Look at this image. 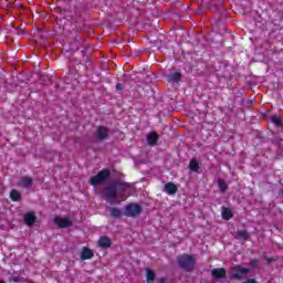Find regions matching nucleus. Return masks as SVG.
<instances>
[{
	"label": "nucleus",
	"mask_w": 283,
	"mask_h": 283,
	"mask_svg": "<svg viewBox=\"0 0 283 283\" xmlns=\"http://www.w3.org/2000/svg\"><path fill=\"white\" fill-rule=\"evenodd\" d=\"M116 90H123V84H117Z\"/></svg>",
	"instance_id": "nucleus-26"
},
{
	"label": "nucleus",
	"mask_w": 283,
	"mask_h": 283,
	"mask_svg": "<svg viewBox=\"0 0 283 283\" xmlns=\"http://www.w3.org/2000/svg\"><path fill=\"white\" fill-rule=\"evenodd\" d=\"M221 216L223 220H231V218H233V212L229 208H222Z\"/></svg>",
	"instance_id": "nucleus-14"
},
{
	"label": "nucleus",
	"mask_w": 283,
	"mask_h": 283,
	"mask_svg": "<svg viewBox=\"0 0 283 283\" xmlns=\"http://www.w3.org/2000/svg\"><path fill=\"white\" fill-rule=\"evenodd\" d=\"M81 260H92L94 258V252L90 248H83L80 254Z\"/></svg>",
	"instance_id": "nucleus-7"
},
{
	"label": "nucleus",
	"mask_w": 283,
	"mask_h": 283,
	"mask_svg": "<svg viewBox=\"0 0 283 283\" xmlns=\"http://www.w3.org/2000/svg\"><path fill=\"white\" fill-rule=\"evenodd\" d=\"M161 282H165V279H163Z\"/></svg>",
	"instance_id": "nucleus-27"
},
{
	"label": "nucleus",
	"mask_w": 283,
	"mask_h": 283,
	"mask_svg": "<svg viewBox=\"0 0 283 283\" xmlns=\"http://www.w3.org/2000/svg\"><path fill=\"white\" fill-rule=\"evenodd\" d=\"M164 190L166 191V193H168L169 196H174L176 195V192L178 191V187H176L175 184L168 182L165 185Z\"/></svg>",
	"instance_id": "nucleus-9"
},
{
	"label": "nucleus",
	"mask_w": 283,
	"mask_h": 283,
	"mask_svg": "<svg viewBox=\"0 0 283 283\" xmlns=\"http://www.w3.org/2000/svg\"><path fill=\"white\" fill-rule=\"evenodd\" d=\"M156 280V273L154 271L146 269V282L151 283Z\"/></svg>",
	"instance_id": "nucleus-16"
},
{
	"label": "nucleus",
	"mask_w": 283,
	"mask_h": 283,
	"mask_svg": "<svg viewBox=\"0 0 283 283\" xmlns=\"http://www.w3.org/2000/svg\"><path fill=\"white\" fill-rule=\"evenodd\" d=\"M281 118L279 116H273L272 117V123H274L275 125H279V123H281Z\"/></svg>",
	"instance_id": "nucleus-23"
},
{
	"label": "nucleus",
	"mask_w": 283,
	"mask_h": 283,
	"mask_svg": "<svg viewBox=\"0 0 283 283\" xmlns=\"http://www.w3.org/2000/svg\"><path fill=\"white\" fill-rule=\"evenodd\" d=\"M157 140H158V135L156 133L148 134L147 136L148 145H156Z\"/></svg>",
	"instance_id": "nucleus-15"
},
{
	"label": "nucleus",
	"mask_w": 283,
	"mask_h": 283,
	"mask_svg": "<svg viewBox=\"0 0 283 283\" xmlns=\"http://www.w3.org/2000/svg\"><path fill=\"white\" fill-rule=\"evenodd\" d=\"M189 169H191V171H198V169H200V165L198 164V160L192 159L189 164Z\"/></svg>",
	"instance_id": "nucleus-18"
},
{
	"label": "nucleus",
	"mask_w": 283,
	"mask_h": 283,
	"mask_svg": "<svg viewBox=\"0 0 283 283\" xmlns=\"http://www.w3.org/2000/svg\"><path fill=\"white\" fill-rule=\"evenodd\" d=\"M180 73L176 72V73H172L170 76H169V82L170 83H178V81H180Z\"/></svg>",
	"instance_id": "nucleus-19"
},
{
	"label": "nucleus",
	"mask_w": 283,
	"mask_h": 283,
	"mask_svg": "<svg viewBox=\"0 0 283 283\" xmlns=\"http://www.w3.org/2000/svg\"><path fill=\"white\" fill-rule=\"evenodd\" d=\"M103 196L108 202H116V186H108L103 192Z\"/></svg>",
	"instance_id": "nucleus-4"
},
{
	"label": "nucleus",
	"mask_w": 283,
	"mask_h": 283,
	"mask_svg": "<svg viewBox=\"0 0 283 283\" xmlns=\"http://www.w3.org/2000/svg\"><path fill=\"white\" fill-rule=\"evenodd\" d=\"M0 283H6V282H3V281H0Z\"/></svg>",
	"instance_id": "nucleus-28"
},
{
	"label": "nucleus",
	"mask_w": 283,
	"mask_h": 283,
	"mask_svg": "<svg viewBox=\"0 0 283 283\" xmlns=\"http://www.w3.org/2000/svg\"><path fill=\"white\" fill-rule=\"evenodd\" d=\"M142 212L143 208L136 203H130L125 208V216H128L129 218H136Z\"/></svg>",
	"instance_id": "nucleus-3"
},
{
	"label": "nucleus",
	"mask_w": 283,
	"mask_h": 283,
	"mask_svg": "<svg viewBox=\"0 0 283 283\" xmlns=\"http://www.w3.org/2000/svg\"><path fill=\"white\" fill-rule=\"evenodd\" d=\"M54 224H56V227H60V229H65L67 227H72V220H70V218L65 217V218H61V217H55L53 219Z\"/></svg>",
	"instance_id": "nucleus-5"
},
{
	"label": "nucleus",
	"mask_w": 283,
	"mask_h": 283,
	"mask_svg": "<svg viewBox=\"0 0 283 283\" xmlns=\"http://www.w3.org/2000/svg\"><path fill=\"white\" fill-rule=\"evenodd\" d=\"M245 283H258V281H255V279H248Z\"/></svg>",
	"instance_id": "nucleus-24"
},
{
	"label": "nucleus",
	"mask_w": 283,
	"mask_h": 283,
	"mask_svg": "<svg viewBox=\"0 0 283 283\" xmlns=\"http://www.w3.org/2000/svg\"><path fill=\"white\" fill-rule=\"evenodd\" d=\"M24 222L25 224H28L29 227H32V224H34V222H36V216H34V212H28L24 216Z\"/></svg>",
	"instance_id": "nucleus-10"
},
{
	"label": "nucleus",
	"mask_w": 283,
	"mask_h": 283,
	"mask_svg": "<svg viewBox=\"0 0 283 283\" xmlns=\"http://www.w3.org/2000/svg\"><path fill=\"white\" fill-rule=\"evenodd\" d=\"M98 244L102 247V249H109V247H112V241L107 237H102L98 240Z\"/></svg>",
	"instance_id": "nucleus-13"
},
{
	"label": "nucleus",
	"mask_w": 283,
	"mask_h": 283,
	"mask_svg": "<svg viewBox=\"0 0 283 283\" xmlns=\"http://www.w3.org/2000/svg\"><path fill=\"white\" fill-rule=\"evenodd\" d=\"M10 198L17 202V200H21V192L18 190H11Z\"/></svg>",
	"instance_id": "nucleus-17"
},
{
	"label": "nucleus",
	"mask_w": 283,
	"mask_h": 283,
	"mask_svg": "<svg viewBox=\"0 0 283 283\" xmlns=\"http://www.w3.org/2000/svg\"><path fill=\"white\" fill-rule=\"evenodd\" d=\"M19 187H24V189H28L32 185V178L30 177H22L19 182Z\"/></svg>",
	"instance_id": "nucleus-12"
},
{
	"label": "nucleus",
	"mask_w": 283,
	"mask_h": 283,
	"mask_svg": "<svg viewBox=\"0 0 283 283\" xmlns=\"http://www.w3.org/2000/svg\"><path fill=\"white\" fill-rule=\"evenodd\" d=\"M96 136H97L98 140H105V138H107L109 136V133H108L107 128H105L104 126H99L97 128Z\"/></svg>",
	"instance_id": "nucleus-8"
},
{
	"label": "nucleus",
	"mask_w": 283,
	"mask_h": 283,
	"mask_svg": "<svg viewBox=\"0 0 283 283\" xmlns=\"http://www.w3.org/2000/svg\"><path fill=\"white\" fill-rule=\"evenodd\" d=\"M108 178H109V170H102L96 176L91 178V185L93 187H96L97 185L105 182Z\"/></svg>",
	"instance_id": "nucleus-2"
},
{
	"label": "nucleus",
	"mask_w": 283,
	"mask_h": 283,
	"mask_svg": "<svg viewBox=\"0 0 283 283\" xmlns=\"http://www.w3.org/2000/svg\"><path fill=\"white\" fill-rule=\"evenodd\" d=\"M251 270L249 268L235 266L232 270V277H237L238 280H242V277L249 274Z\"/></svg>",
	"instance_id": "nucleus-6"
},
{
	"label": "nucleus",
	"mask_w": 283,
	"mask_h": 283,
	"mask_svg": "<svg viewBox=\"0 0 283 283\" xmlns=\"http://www.w3.org/2000/svg\"><path fill=\"white\" fill-rule=\"evenodd\" d=\"M177 262L179 266L184 269V271H193L196 266V258L190 254H182L177 258Z\"/></svg>",
	"instance_id": "nucleus-1"
},
{
	"label": "nucleus",
	"mask_w": 283,
	"mask_h": 283,
	"mask_svg": "<svg viewBox=\"0 0 283 283\" xmlns=\"http://www.w3.org/2000/svg\"><path fill=\"white\" fill-rule=\"evenodd\" d=\"M211 273H212V277H216V280H220L227 275V272L224 271V269H213Z\"/></svg>",
	"instance_id": "nucleus-11"
},
{
	"label": "nucleus",
	"mask_w": 283,
	"mask_h": 283,
	"mask_svg": "<svg viewBox=\"0 0 283 283\" xmlns=\"http://www.w3.org/2000/svg\"><path fill=\"white\" fill-rule=\"evenodd\" d=\"M111 216H113V218H120V210L118 208H113Z\"/></svg>",
	"instance_id": "nucleus-21"
},
{
	"label": "nucleus",
	"mask_w": 283,
	"mask_h": 283,
	"mask_svg": "<svg viewBox=\"0 0 283 283\" xmlns=\"http://www.w3.org/2000/svg\"><path fill=\"white\" fill-rule=\"evenodd\" d=\"M238 237L247 240V238H249V233H247V231H239Z\"/></svg>",
	"instance_id": "nucleus-22"
},
{
	"label": "nucleus",
	"mask_w": 283,
	"mask_h": 283,
	"mask_svg": "<svg viewBox=\"0 0 283 283\" xmlns=\"http://www.w3.org/2000/svg\"><path fill=\"white\" fill-rule=\"evenodd\" d=\"M258 264H259L258 260H252V261H251V265H252V266H258Z\"/></svg>",
	"instance_id": "nucleus-25"
},
{
	"label": "nucleus",
	"mask_w": 283,
	"mask_h": 283,
	"mask_svg": "<svg viewBox=\"0 0 283 283\" xmlns=\"http://www.w3.org/2000/svg\"><path fill=\"white\" fill-rule=\"evenodd\" d=\"M218 185H219L220 191L222 193H224V191H227V189H228L227 182H224V180H222V179H219Z\"/></svg>",
	"instance_id": "nucleus-20"
}]
</instances>
